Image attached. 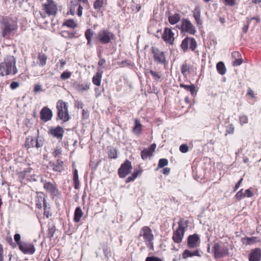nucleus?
<instances>
[{
	"label": "nucleus",
	"instance_id": "obj_1",
	"mask_svg": "<svg viewBox=\"0 0 261 261\" xmlns=\"http://www.w3.org/2000/svg\"><path fill=\"white\" fill-rule=\"evenodd\" d=\"M18 29L17 22L8 17H3L1 20L0 34L4 38H8Z\"/></svg>",
	"mask_w": 261,
	"mask_h": 261
},
{
	"label": "nucleus",
	"instance_id": "obj_2",
	"mask_svg": "<svg viewBox=\"0 0 261 261\" xmlns=\"http://www.w3.org/2000/svg\"><path fill=\"white\" fill-rule=\"evenodd\" d=\"M15 59L13 56H8L4 61L0 64V75L1 76L9 74H15L17 69L15 66Z\"/></svg>",
	"mask_w": 261,
	"mask_h": 261
},
{
	"label": "nucleus",
	"instance_id": "obj_3",
	"mask_svg": "<svg viewBox=\"0 0 261 261\" xmlns=\"http://www.w3.org/2000/svg\"><path fill=\"white\" fill-rule=\"evenodd\" d=\"M140 237H142L146 246L152 248L153 247L154 236L151 229L147 226L142 227L140 230Z\"/></svg>",
	"mask_w": 261,
	"mask_h": 261
},
{
	"label": "nucleus",
	"instance_id": "obj_4",
	"mask_svg": "<svg viewBox=\"0 0 261 261\" xmlns=\"http://www.w3.org/2000/svg\"><path fill=\"white\" fill-rule=\"evenodd\" d=\"M115 36L113 33L110 32L108 29H103L98 32L96 39L101 44H108L112 40H115Z\"/></svg>",
	"mask_w": 261,
	"mask_h": 261
},
{
	"label": "nucleus",
	"instance_id": "obj_5",
	"mask_svg": "<svg viewBox=\"0 0 261 261\" xmlns=\"http://www.w3.org/2000/svg\"><path fill=\"white\" fill-rule=\"evenodd\" d=\"M58 110V117L64 122L68 121L70 116L68 114L67 103L62 100H59L56 105Z\"/></svg>",
	"mask_w": 261,
	"mask_h": 261
},
{
	"label": "nucleus",
	"instance_id": "obj_6",
	"mask_svg": "<svg viewBox=\"0 0 261 261\" xmlns=\"http://www.w3.org/2000/svg\"><path fill=\"white\" fill-rule=\"evenodd\" d=\"M181 33H188L190 35H195L196 30L194 25L188 19H183L180 25H176Z\"/></svg>",
	"mask_w": 261,
	"mask_h": 261
},
{
	"label": "nucleus",
	"instance_id": "obj_7",
	"mask_svg": "<svg viewBox=\"0 0 261 261\" xmlns=\"http://www.w3.org/2000/svg\"><path fill=\"white\" fill-rule=\"evenodd\" d=\"M150 50L153 55V60L155 62L163 65L167 64L166 58L164 51L154 46L151 47Z\"/></svg>",
	"mask_w": 261,
	"mask_h": 261
},
{
	"label": "nucleus",
	"instance_id": "obj_8",
	"mask_svg": "<svg viewBox=\"0 0 261 261\" xmlns=\"http://www.w3.org/2000/svg\"><path fill=\"white\" fill-rule=\"evenodd\" d=\"M197 47V42L196 40L193 37H186L182 41L180 44V47L184 52L187 51L189 48L191 50L194 51Z\"/></svg>",
	"mask_w": 261,
	"mask_h": 261
},
{
	"label": "nucleus",
	"instance_id": "obj_9",
	"mask_svg": "<svg viewBox=\"0 0 261 261\" xmlns=\"http://www.w3.org/2000/svg\"><path fill=\"white\" fill-rule=\"evenodd\" d=\"M132 170V165L130 161L126 160L122 164L118 170V174L120 178H124L129 174Z\"/></svg>",
	"mask_w": 261,
	"mask_h": 261
},
{
	"label": "nucleus",
	"instance_id": "obj_10",
	"mask_svg": "<svg viewBox=\"0 0 261 261\" xmlns=\"http://www.w3.org/2000/svg\"><path fill=\"white\" fill-rule=\"evenodd\" d=\"M162 39L167 43L173 45L174 42V33L170 28L166 27L162 35Z\"/></svg>",
	"mask_w": 261,
	"mask_h": 261
},
{
	"label": "nucleus",
	"instance_id": "obj_11",
	"mask_svg": "<svg viewBox=\"0 0 261 261\" xmlns=\"http://www.w3.org/2000/svg\"><path fill=\"white\" fill-rule=\"evenodd\" d=\"M43 9L49 16L56 15L58 11L57 4L53 0H47L43 5Z\"/></svg>",
	"mask_w": 261,
	"mask_h": 261
},
{
	"label": "nucleus",
	"instance_id": "obj_12",
	"mask_svg": "<svg viewBox=\"0 0 261 261\" xmlns=\"http://www.w3.org/2000/svg\"><path fill=\"white\" fill-rule=\"evenodd\" d=\"M213 251L215 258H221L228 254L227 247H222L219 243H216L213 247Z\"/></svg>",
	"mask_w": 261,
	"mask_h": 261
},
{
	"label": "nucleus",
	"instance_id": "obj_13",
	"mask_svg": "<svg viewBox=\"0 0 261 261\" xmlns=\"http://www.w3.org/2000/svg\"><path fill=\"white\" fill-rule=\"evenodd\" d=\"M200 243V239L198 234L190 235L187 238V246L190 249L197 248Z\"/></svg>",
	"mask_w": 261,
	"mask_h": 261
},
{
	"label": "nucleus",
	"instance_id": "obj_14",
	"mask_svg": "<svg viewBox=\"0 0 261 261\" xmlns=\"http://www.w3.org/2000/svg\"><path fill=\"white\" fill-rule=\"evenodd\" d=\"M156 148V144L153 143L150 145L148 147L144 148L141 151V156L142 160H146L148 158L152 156L153 153Z\"/></svg>",
	"mask_w": 261,
	"mask_h": 261
},
{
	"label": "nucleus",
	"instance_id": "obj_15",
	"mask_svg": "<svg viewBox=\"0 0 261 261\" xmlns=\"http://www.w3.org/2000/svg\"><path fill=\"white\" fill-rule=\"evenodd\" d=\"M64 133V130L63 128L60 126L51 127L48 131L49 134L60 140L62 139Z\"/></svg>",
	"mask_w": 261,
	"mask_h": 261
},
{
	"label": "nucleus",
	"instance_id": "obj_16",
	"mask_svg": "<svg viewBox=\"0 0 261 261\" xmlns=\"http://www.w3.org/2000/svg\"><path fill=\"white\" fill-rule=\"evenodd\" d=\"M19 249L24 254H33L35 251L34 246L30 243H21L18 246Z\"/></svg>",
	"mask_w": 261,
	"mask_h": 261
},
{
	"label": "nucleus",
	"instance_id": "obj_17",
	"mask_svg": "<svg viewBox=\"0 0 261 261\" xmlns=\"http://www.w3.org/2000/svg\"><path fill=\"white\" fill-rule=\"evenodd\" d=\"M249 261H260L261 259V249L255 248L252 249L249 254Z\"/></svg>",
	"mask_w": 261,
	"mask_h": 261
},
{
	"label": "nucleus",
	"instance_id": "obj_18",
	"mask_svg": "<svg viewBox=\"0 0 261 261\" xmlns=\"http://www.w3.org/2000/svg\"><path fill=\"white\" fill-rule=\"evenodd\" d=\"M53 116L51 110L47 107H44L40 112V118L44 122H47L50 120Z\"/></svg>",
	"mask_w": 261,
	"mask_h": 261
},
{
	"label": "nucleus",
	"instance_id": "obj_19",
	"mask_svg": "<svg viewBox=\"0 0 261 261\" xmlns=\"http://www.w3.org/2000/svg\"><path fill=\"white\" fill-rule=\"evenodd\" d=\"M44 189L53 196H57L59 192L56 185L50 182L44 183Z\"/></svg>",
	"mask_w": 261,
	"mask_h": 261
},
{
	"label": "nucleus",
	"instance_id": "obj_20",
	"mask_svg": "<svg viewBox=\"0 0 261 261\" xmlns=\"http://www.w3.org/2000/svg\"><path fill=\"white\" fill-rule=\"evenodd\" d=\"M48 167L56 172H61L64 169L63 162L59 160L56 162H50Z\"/></svg>",
	"mask_w": 261,
	"mask_h": 261
},
{
	"label": "nucleus",
	"instance_id": "obj_21",
	"mask_svg": "<svg viewBox=\"0 0 261 261\" xmlns=\"http://www.w3.org/2000/svg\"><path fill=\"white\" fill-rule=\"evenodd\" d=\"M143 125L139 119H135L134 120V126L132 128V132L137 136H139L142 132Z\"/></svg>",
	"mask_w": 261,
	"mask_h": 261
},
{
	"label": "nucleus",
	"instance_id": "obj_22",
	"mask_svg": "<svg viewBox=\"0 0 261 261\" xmlns=\"http://www.w3.org/2000/svg\"><path fill=\"white\" fill-rule=\"evenodd\" d=\"M185 232L176 230L173 231L172 240L174 243L179 244L182 242Z\"/></svg>",
	"mask_w": 261,
	"mask_h": 261
},
{
	"label": "nucleus",
	"instance_id": "obj_23",
	"mask_svg": "<svg viewBox=\"0 0 261 261\" xmlns=\"http://www.w3.org/2000/svg\"><path fill=\"white\" fill-rule=\"evenodd\" d=\"M102 73L103 71L101 70H98L96 73L92 78V82L93 84L97 86H99L100 85Z\"/></svg>",
	"mask_w": 261,
	"mask_h": 261
},
{
	"label": "nucleus",
	"instance_id": "obj_24",
	"mask_svg": "<svg viewBox=\"0 0 261 261\" xmlns=\"http://www.w3.org/2000/svg\"><path fill=\"white\" fill-rule=\"evenodd\" d=\"M243 243L246 245H251L257 242H260V240L256 237H245L242 239Z\"/></svg>",
	"mask_w": 261,
	"mask_h": 261
},
{
	"label": "nucleus",
	"instance_id": "obj_25",
	"mask_svg": "<svg viewBox=\"0 0 261 261\" xmlns=\"http://www.w3.org/2000/svg\"><path fill=\"white\" fill-rule=\"evenodd\" d=\"M193 66L186 63H184L181 67V72L184 76H187L192 69Z\"/></svg>",
	"mask_w": 261,
	"mask_h": 261
},
{
	"label": "nucleus",
	"instance_id": "obj_26",
	"mask_svg": "<svg viewBox=\"0 0 261 261\" xmlns=\"http://www.w3.org/2000/svg\"><path fill=\"white\" fill-rule=\"evenodd\" d=\"M143 171V170L140 168L138 170H135L132 173L131 175L128 176L126 180V182H129L134 181L139 175H140Z\"/></svg>",
	"mask_w": 261,
	"mask_h": 261
},
{
	"label": "nucleus",
	"instance_id": "obj_27",
	"mask_svg": "<svg viewBox=\"0 0 261 261\" xmlns=\"http://www.w3.org/2000/svg\"><path fill=\"white\" fill-rule=\"evenodd\" d=\"M73 181L74 188L79 189L80 187V180L79 179L78 171L76 169H74L73 171Z\"/></svg>",
	"mask_w": 261,
	"mask_h": 261
},
{
	"label": "nucleus",
	"instance_id": "obj_28",
	"mask_svg": "<svg viewBox=\"0 0 261 261\" xmlns=\"http://www.w3.org/2000/svg\"><path fill=\"white\" fill-rule=\"evenodd\" d=\"M180 18L181 16L179 14L175 13L168 17V21L171 24L174 25L180 20Z\"/></svg>",
	"mask_w": 261,
	"mask_h": 261
},
{
	"label": "nucleus",
	"instance_id": "obj_29",
	"mask_svg": "<svg viewBox=\"0 0 261 261\" xmlns=\"http://www.w3.org/2000/svg\"><path fill=\"white\" fill-rule=\"evenodd\" d=\"M188 222V220H184L183 219H180V221L178 222V228L176 230L185 232Z\"/></svg>",
	"mask_w": 261,
	"mask_h": 261
},
{
	"label": "nucleus",
	"instance_id": "obj_30",
	"mask_svg": "<svg viewBox=\"0 0 261 261\" xmlns=\"http://www.w3.org/2000/svg\"><path fill=\"white\" fill-rule=\"evenodd\" d=\"M179 87L184 88L187 91H190L192 95H194L196 93L195 87L193 84L191 85H187L183 83H180Z\"/></svg>",
	"mask_w": 261,
	"mask_h": 261
},
{
	"label": "nucleus",
	"instance_id": "obj_31",
	"mask_svg": "<svg viewBox=\"0 0 261 261\" xmlns=\"http://www.w3.org/2000/svg\"><path fill=\"white\" fill-rule=\"evenodd\" d=\"M107 4V0H96L94 4V8L98 11L103 6V5Z\"/></svg>",
	"mask_w": 261,
	"mask_h": 261
},
{
	"label": "nucleus",
	"instance_id": "obj_32",
	"mask_svg": "<svg viewBox=\"0 0 261 261\" xmlns=\"http://www.w3.org/2000/svg\"><path fill=\"white\" fill-rule=\"evenodd\" d=\"M216 68L218 72L222 75L225 74L226 72V67L222 62H219L217 64Z\"/></svg>",
	"mask_w": 261,
	"mask_h": 261
},
{
	"label": "nucleus",
	"instance_id": "obj_33",
	"mask_svg": "<svg viewBox=\"0 0 261 261\" xmlns=\"http://www.w3.org/2000/svg\"><path fill=\"white\" fill-rule=\"evenodd\" d=\"M193 256H199V251L198 250L191 251L189 250H185L182 253L184 258H187Z\"/></svg>",
	"mask_w": 261,
	"mask_h": 261
},
{
	"label": "nucleus",
	"instance_id": "obj_34",
	"mask_svg": "<svg viewBox=\"0 0 261 261\" xmlns=\"http://www.w3.org/2000/svg\"><path fill=\"white\" fill-rule=\"evenodd\" d=\"M47 56L43 53H39L38 56V64L40 66H44L46 63Z\"/></svg>",
	"mask_w": 261,
	"mask_h": 261
},
{
	"label": "nucleus",
	"instance_id": "obj_35",
	"mask_svg": "<svg viewBox=\"0 0 261 261\" xmlns=\"http://www.w3.org/2000/svg\"><path fill=\"white\" fill-rule=\"evenodd\" d=\"M82 217V210L80 206H78L76 208L74 215V221L75 222H80Z\"/></svg>",
	"mask_w": 261,
	"mask_h": 261
},
{
	"label": "nucleus",
	"instance_id": "obj_36",
	"mask_svg": "<svg viewBox=\"0 0 261 261\" xmlns=\"http://www.w3.org/2000/svg\"><path fill=\"white\" fill-rule=\"evenodd\" d=\"M108 156L111 159H116L118 157L117 150L115 148H110L108 152Z\"/></svg>",
	"mask_w": 261,
	"mask_h": 261
},
{
	"label": "nucleus",
	"instance_id": "obj_37",
	"mask_svg": "<svg viewBox=\"0 0 261 261\" xmlns=\"http://www.w3.org/2000/svg\"><path fill=\"white\" fill-rule=\"evenodd\" d=\"M35 140L36 139L33 138L32 137H29L26 139L25 142V146L27 147L28 148H30L31 147H34L35 145L34 144H35Z\"/></svg>",
	"mask_w": 261,
	"mask_h": 261
},
{
	"label": "nucleus",
	"instance_id": "obj_38",
	"mask_svg": "<svg viewBox=\"0 0 261 261\" xmlns=\"http://www.w3.org/2000/svg\"><path fill=\"white\" fill-rule=\"evenodd\" d=\"M152 76L153 80L156 81H160L162 76V74L160 72H156L152 70H150L149 72Z\"/></svg>",
	"mask_w": 261,
	"mask_h": 261
},
{
	"label": "nucleus",
	"instance_id": "obj_39",
	"mask_svg": "<svg viewBox=\"0 0 261 261\" xmlns=\"http://www.w3.org/2000/svg\"><path fill=\"white\" fill-rule=\"evenodd\" d=\"M43 202L44 210V215L46 216L47 218H48L51 215L49 211L50 208L49 204L47 203L45 198H43Z\"/></svg>",
	"mask_w": 261,
	"mask_h": 261
},
{
	"label": "nucleus",
	"instance_id": "obj_40",
	"mask_svg": "<svg viewBox=\"0 0 261 261\" xmlns=\"http://www.w3.org/2000/svg\"><path fill=\"white\" fill-rule=\"evenodd\" d=\"M194 17L195 19V21L197 23V24H201L202 21L200 19V12L199 10H195L193 14Z\"/></svg>",
	"mask_w": 261,
	"mask_h": 261
},
{
	"label": "nucleus",
	"instance_id": "obj_41",
	"mask_svg": "<svg viewBox=\"0 0 261 261\" xmlns=\"http://www.w3.org/2000/svg\"><path fill=\"white\" fill-rule=\"evenodd\" d=\"M85 35L87 40L88 44H90L91 43V38L93 35V32L90 29H88L85 32Z\"/></svg>",
	"mask_w": 261,
	"mask_h": 261
},
{
	"label": "nucleus",
	"instance_id": "obj_42",
	"mask_svg": "<svg viewBox=\"0 0 261 261\" xmlns=\"http://www.w3.org/2000/svg\"><path fill=\"white\" fill-rule=\"evenodd\" d=\"M64 25L70 28H74L77 27L76 23L73 19L67 20L64 23Z\"/></svg>",
	"mask_w": 261,
	"mask_h": 261
},
{
	"label": "nucleus",
	"instance_id": "obj_43",
	"mask_svg": "<svg viewBox=\"0 0 261 261\" xmlns=\"http://www.w3.org/2000/svg\"><path fill=\"white\" fill-rule=\"evenodd\" d=\"M245 197V195L243 189L239 191L235 195V198L238 201H240Z\"/></svg>",
	"mask_w": 261,
	"mask_h": 261
},
{
	"label": "nucleus",
	"instance_id": "obj_44",
	"mask_svg": "<svg viewBox=\"0 0 261 261\" xmlns=\"http://www.w3.org/2000/svg\"><path fill=\"white\" fill-rule=\"evenodd\" d=\"M168 164V161L166 159H161L159 160V163H158V166L157 169L159 168H163L166 166H167Z\"/></svg>",
	"mask_w": 261,
	"mask_h": 261
},
{
	"label": "nucleus",
	"instance_id": "obj_45",
	"mask_svg": "<svg viewBox=\"0 0 261 261\" xmlns=\"http://www.w3.org/2000/svg\"><path fill=\"white\" fill-rule=\"evenodd\" d=\"M71 76V72L69 71H64L61 75V79L65 80L69 79Z\"/></svg>",
	"mask_w": 261,
	"mask_h": 261
},
{
	"label": "nucleus",
	"instance_id": "obj_46",
	"mask_svg": "<svg viewBox=\"0 0 261 261\" xmlns=\"http://www.w3.org/2000/svg\"><path fill=\"white\" fill-rule=\"evenodd\" d=\"M248 117L246 115H242L239 117V122L241 125L246 124L248 123Z\"/></svg>",
	"mask_w": 261,
	"mask_h": 261
},
{
	"label": "nucleus",
	"instance_id": "obj_47",
	"mask_svg": "<svg viewBox=\"0 0 261 261\" xmlns=\"http://www.w3.org/2000/svg\"><path fill=\"white\" fill-rule=\"evenodd\" d=\"M234 127L232 124H230L227 127L225 135L232 134L234 133Z\"/></svg>",
	"mask_w": 261,
	"mask_h": 261
},
{
	"label": "nucleus",
	"instance_id": "obj_48",
	"mask_svg": "<svg viewBox=\"0 0 261 261\" xmlns=\"http://www.w3.org/2000/svg\"><path fill=\"white\" fill-rule=\"evenodd\" d=\"M179 150L182 153H186L189 151V147L187 144H181L179 146Z\"/></svg>",
	"mask_w": 261,
	"mask_h": 261
},
{
	"label": "nucleus",
	"instance_id": "obj_49",
	"mask_svg": "<svg viewBox=\"0 0 261 261\" xmlns=\"http://www.w3.org/2000/svg\"><path fill=\"white\" fill-rule=\"evenodd\" d=\"M252 188H250L247 190H246L244 192V194L245 195V197H252L253 196V193L252 191H251Z\"/></svg>",
	"mask_w": 261,
	"mask_h": 261
},
{
	"label": "nucleus",
	"instance_id": "obj_50",
	"mask_svg": "<svg viewBox=\"0 0 261 261\" xmlns=\"http://www.w3.org/2000/svg\"><path fill=\"white\" fill-rule=\"evenodd\" d=\"M145 261H163L160 258L155 256H151L147 257L145 259Z\"/></svg>",
	"mask_w": 261,
	"mask_h": 261
},
{
	"label": "nucleus",
	"instance_id": "obj_51",
	"mask_svg": "<svg viewBox=\"0 0 261 261\" xmlns=\"http://www.w3.org/2000/svg\"><path fill=\"white\" fill-rule=\"evenodd\" d=\"M243 62V60L242 58H240L239 59H236L232 62V65L233 66H238L240 65Z\"/></svg>",
	"mask_w": 261,
	"mask_h": 261
},
{
	"label": "nucleus",
	"instance_id": "obj_52",
	"mask_svg": "<svg viewBox=\"0 0 261 261\" xmlns=\"http://www.w3.org/2000/svg\"><path fill=\"white\" fill-rule=\"evenodd\" d=\"M231 58L233 60L241 58V54L238 51H234L231 53Z\"/></svg>",
	"mask_w": 261,
	"mask_h": 261
},
{
	"label": "nucleus",
	"instance_id": "obj_53",
	"mask_svg": "<svg viewBox=\"0 0 261 261\" xmlns=\"http://www.w3.org/2000/svg\"><path fill=\"white\" fill-rule=\"evenodd\" d=\"M237 0H224V3L226 5L233 7L236 4Z\"/></svg>",
	"mask_w": 261,
	"mask_h": 261
},
{
	"label": "nucleus",
	"instance_id": "obj_54",
	"mask_svg": "<svg viewBox=\"0 0 261 261\" xmlns=\"http://www.w3.org/2000/svg\"><path fill=\"white\" fill-rule=\"evenodd\" d=\"M20 238L21 237L19 233H16L14 236V239L18 246L22 243L20 242Z\"/></svg>",
	"mask_w": 261,
	"mask_h": 261
},
{
	"label": "nucleus",
	"instance_id": "obj_55",
	"mask_svg": "<svg viewBox=\"0 0 261 261\" xmlns=\"http://www.w3.org/2000/svg\"><path fill=\"white\" fill-rule=\"evenodd\" d=\"M19 86V83L17 82H12L10 84V88L12 90H15L17 89Z\"/></svg>",
	"mask_w": 261,
	"mask_h": 261
},
{
	"label": "nucleus",
	"instance_id": "obj_56",
	"mask_svg": "<svg viewBox=\"0 0 261 261\" xmlns=\"http://www.w3.org/2000/svg\"><path fill=\"white\" fill-rule=\"evenodd\" d=\"M62 153V150L59 148H57L53 152V155L55 158L59 157Z\"/></svg>",
	"mask_w": 261,
	"mask_h": 261
},
{
	"label": "nucleus",
	"instance_id": "obj_57",
	"mask_svg": "<svg viewBox=\"0 0 261 261\" xmlns=\"http://www.w3.org/2000/svg\"><path fill=\"white\" fill-rule=\"evenodd\" d=\"M42 91L41 85L40 84H36L34 86V92L38 93Z\"/></svg>",
	"mask_w": 261,
	"mask_h": 261
},
{
	"label": "nucleus",
	"instance_id": "obj_58",
	"mask_svg": "<svg viewBox=\"0 0 261 261\" xmlns=\"http://www.w3.org/2000/svg\"><path fill=\"white\" fill-rule=\"evenodd\" d=\"M55 232V229L54 228H49L48 230V233H47L48 237L49 238H51L52 237H53Z\"/></svg>",
	"mask_w": 261,
	"mask_h": 261
},
{
	"label": "nucleus",
	"instance_id": "obj_59",
	"mask_svg": "<svg viewBox=\"0 0 261 261\" xmlns=\"http://www.w3.org/2000/svg\"><path fill=\"white\" fill-rule=\"evenodd\" d=\"M243 180V178H241L239 181L236 184L234 187V189H233V191L234 192H236L239 188V187H240L241 184H242V182Z\"/></svg>",
	"mask_w": 261,
	"mask_h": 261
},
{
	"label": "nucleus",
	"instance_id": "obj_60",
	"mask_svg": "<svg viewBox=\"0 0 261 261\" xmlns=\"http://www.w3.org/2000/svg\"><path fill=\"white\" fill-rule=\"evenodd\" d=\"M35 147L38 148L41 147L43 145V143L41 141H39L37 139H36L35 144H34Z\"/></svg>",
	"mask_w": 261,
	"mask_h": 261
},
{
	"label": "nucleus",
	"instance_id": "obj_61",
	"mask_svg": "<svg viewBox=\"0 0 261 261\" xmlns=\"http://www.w3.org/2000/svg\"><path fill=\"white\" fill-rule=\"evenodd\" d=\"M247 95L250 96L251 98L255 97L253 91L250 88H249L247 90Z\"/></svg>",
	"mask_w": 261,
	"mask_h": 261
},
{
	"label": "nucleus",
	"instance_id": "obj_62",
	"mask_svg": "<svg viewBox=\"0 0 261 261\" xmlns=\"http://www.w3.org/2000/svg\"><path fill=\"white\" fill-rule=\"evenodd\" d=\"M255 20L256 23H259L260 21V18L259 16H256L255 17H251L250 18V20L249 21V22H250L252 20Z\"/></svg>",
	"mask_w": 261,
	"mask_h": 261
},
{
	"label": "nucleus",
	"instance_id": "obj_63",
	"mask_svg": "<svg viewBox=\"0 0 261 261\" xmlns=\"http://www.w3.org/2000/svg\"><path fill=\"white\" fill-rule=\"evenodd\" d=\"M170 169L167 167L163 168L162 171V173L165 175H168L170 173Z\"/></svg>",
	"mask_w": 261,
	"mask_h": 261
},
{
	"label": "nucleus",
	"instance_id": "obj_64",
	"mask_svg": "<svg viewBox=\"0 0 261 261\" xmlns=\"http://www.w3.org/2000/svg\"><path fill=\"white\" fill-rule=\"evenodd\" d=\"M106 63V60L104 59H100L98 62V65L99 66H102Z\"/></svg>",
	"mask_w": 261,
	"mask_h": 261
}]
</instances>
